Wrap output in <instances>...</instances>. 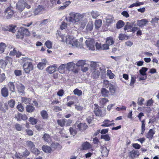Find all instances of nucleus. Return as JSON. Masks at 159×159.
Masks as SVG:
<instances>
[{"mask_svg": "<svg viewBox=\"0 0 159 159\" xmlns=\"http://www.w3.org/2000/svg\"><path fill=\"white\" fill-rule=\"evenodd\" d=\"M42 149L43 151L46 152L50 153L52 151L51 148L47 145L43 146Z\"/></svg>", "mask_w": 159, "mask_h": 159, "instance_id": "393cba45", "label": "nucleus"}, {"mask_svg": "<svg viewBox=\"0 0 159 159\" xmlns=\"http://www.w3.org/2000/svg\"><path fill=\"white\" fill-rule=\"evenodd\" d=\"M91 75L93 79L98 78L100 75V72L98 70V68L91 69Z\"/></svg>", "mask_w": 159, "mask_h": 159, "instance_id": "6e6552de", "label": "nucleus"}, {"mask_svg": "<svg viewBox=\"0 0 159 159\" xmlns=\"http://www.w3.org/2000/svg\"><path fill=\"white\" fill-rule=\"evenodd\" d=\"M91 15L93 19H96L100 16L99 12L96 11H92L90 12Z\"/></svg>", "mask_w": 159, "mask_h": 159, "instance_id": "aec40b11", "label": "nucleus"}, {"mask_svg": "<svg viewBox=\"0 0 159 159\" xmlns=\"http://www.w3.org/2000/svg\"><path fill=\"white\" fill-rule=\"evenodd\" d=\"M15 102L14 100L11 99L8 101V104L10 107L13 108L15 106Z\"/></svg>", "mask_w": 159, "mask_h": 159, "instance_id": "864d4df0", "label": "nucleus"}, {"mask_svg": "<svg viewBox=\"0 0 159 159\" xmlns=\"http://www.w3.org/2000/svg\"><path fill=\"white\" fill-rule=\"evenodd\" d=\"M143 4V3L142 2H139L137 1L135 3H133V4L131 5L129 7V8H132L134 7H138Z\"/></svg>", "mask_w": 159, "mask_h": 159, "instance_id": "2f4dec72", "label": "nucleus"}, {"mask_svg": "<svg viewBox=\"0 0 159 159\" xmlns=\"http://www.w3.org/2000/svg\"><path fill=\"white\" fill-rule=\"evenodd\" d=\"M113 121V120H112L111 122ZM111 121H110L109 120H105L103 122V124L101 125L102 126H105V127H109L110 126L109 125Z\"/></svg>", "mask_w": 159, "mask_h": 159, "instance_id": "79ce46f5", "label": "nucleus"}, {"mask_svg": "<svg viewBox=\"0 0 159 159\" xmlns=\"http://www.w3.org/2000/svg\"><path fill=\"white\" fill-rule=\"evenodd\" d=\"M130 154L131 157L133 158L139 155V152L138 151L133 150L130 152Z\"/></svg>", "mask_w": 159, "mask_h": 159, "instance_id": "cd10ccee", "label": "nucleus"}, {"mask_svg": "<svg viewBox=\"0 0 159 159\" xmlns=\"http://www.w3.org/2000/svg\"><path fill=\"white\" fill-rule=\"evenodd\" d=\"M57 122L58 125L61 127H63L65 125V124L66 122V119L58 120Z\"/></svg>", "mask_w": 159, "mask_h": 159, "instance_id": "7c9ffc66", "label": "nucleus"}, {"mask_svg": "<svg viewBox=\"0 0 159 159\" xmlns=\"http://www.w3.org/2000/svg\"><path fill=\"white\" fill-rule=\"evenodd\" d=\"M101 93L102 94V96L104 97H108L109 92L108 90H107L106 89L102 88L101 89Z\"/></svg>", "mask_w": 159, "mask_h": 159, "instance_id": "b1692460", "label": "nucleus"}, {"mask_svg": "<svg viewBox=\"0 0 159 159\" xmlns=\"http://www.w3.org/2000/svg\"><path fill=\"white\" fill-rule=\"evenodd\" d=\"M45 45L48 48L50 49L52 48V43L51 41L48 40L45 42Z\"/></svg>", "mask_w": 159, "mask_h": 159, "instance_id": "603ef678", "label": "nucleus"}, {"mask_svg": "<svg viewBox=\"0 0 159 159\" xmlns=\"http://www.w3.org/2000/svg\"><path fill=\"white\" fill-rule=\"evenodd\" d=\"M141 122H142L141 134H143L145 130V120H143L141 121Z\"/></svg>", "mask_w": 159, "mask_h": 159, "instance_id": "3c124183", "label": "nucleus"}, {"mask_svg": "<svg viewBox=\"0 0 159 159\" xmlns=\"http://www.w3.org/2000/svg\"><path fill=\"white\" fill-rule=\"evenodd\" d=\"M5 13L6 18L7 19H10L13 16L14 14V11L12 10V7H8L5 10Z\"/></svg>", "mask_w": 159, "mask_h": 159, "instance_id": "0eeeda50", "label": "nucleus"}, {"mask_svg": "<svg viewBox=\"0 0 159 159\" xmlns=\"http://www.w3.org/2000/svg\"><path fill=\"white\" fill-rule=\"evenodd\" d=\"M87 22V20L85 19L84 21H82L81 20L79 22V23L80 24V27L82 29H84L86 25Z\"/></svg>", "mask_w": 159, "mask_h": 159, "instance_id": "13d9d810", "label": "nucleus"}, {"mask_svg": "<svg viewBox=\"0 0 159 159\" xmlns=\"http://www.w3.org/2000/svg\"><path fill=\"white\" fill-rule=\"evenodd\" d=\"M108 100L105 98H102L100 99V103L102 106H103Z\"/></svg>", "mask_w": 159, "mask_h": 159, "instance_id": "6e6d98bb", "label": "nucleus"}, {"mask_svg": "<svg viewBox=\"0 0 159 159\" xmlns=\"http://www.w3.org/2000/svg\"><path fill=\"white\" fill-rule=\"evenodd\" d=\"M40 114L43 119H46L48 118V114L46 111H42L41 112Z\"/></svg>", "mask_w": 159, "mask_h": 159, "instance_id": "37998d69", "label": "nucleus"}, {"mask_svg": "<svg viewBox=\"0 0 159 159\" xmlns=\"http://www.w3.org/2000/svg\"><path fill=\"white\" fill-rule=\"evenodd\" d=\"M6 47V44L3 43H0V53H3Z\"/></svg>", "mask_w": 159, "mask_h": 159, "instance_id": "c03bdc74", "label": "nucleus"}, {"mask_svg": "<svg viewBox=\"0 0 159 159\" xmlns=\"http://www.w3.org/2000/svg\"><path fill=\"white\" fill-rule=\"evenodd\" d=\"M77 66H82L86 65L85 61L83 60H81L78 61L76 64Z\"/></svg>", "mask_w": 159, "mask_h": 159, "instance_id": "e433bc0d", "label": "nucleus"}, {"mask_svg": "<svg viewBox=\"0 0 159 159\" xmlns=\"http://www.w3.org/2000/svg\"><path fill=\"white\" fill-rule=\"evenodd\" d=\"M101 138L104 139L106 141H109L110 139V137L108 134L101 135Z\"/></svg>", "mask_w": 159, "mask_h": 159, "instance_id": "bf43d9fd", "label": "nucleus"}, {"mask_svg": "<svg viewBox=\"0 0 159 159\" xmlns=\"http://www.w3.org/2000/svg\"><path fill=\"white\" fill-rule=\"evenodd\" d=\"M16 25H10L7 27L6 30L14 33L16 30Z\"/></svg>", "mask_w": 159, "mask_h": 159, "instance_id": "2eb2a0df", "label": "nucleus"}, {"mask_svg": "<svg viewBox=\"0 0 159 159\" xmlns=\"http://www.w3.org/2000/svg\"><path fill=\"white\" fill-rule=\"evenodd\" d=\"M77 128L80 130L84 131L88 127V126L85 123H81L77 125Z\"/></svg>", "mask_w": 159, "mask_h": 159, "instance_id": "f3484780", "label": "nucleus"}, {"mask_svg": "<svg viewBox=\"0 0 159 159\" xmlns=\"http://www.w3.org/2000/svg\"><path fill=\"white\" fill-rule=\"evenodd\" d=\"M119 39L120 40H122L125 39H128V37L126 36L125 35L120 34H119Z\"/></svg>", "mask_w": 159, "mask_h": 159, "instance_id": "5fc2aeb1", "label": "nucleus"}, {"mask_svg": "<svg viewBox=\"0 0 159 159\" xmlns=\"http://www.w3.org/2000/svg\"><path fill=\"white\" fill-rule=\"evenodd\" d=\"M29 121L32 125H35L38 122V120L37 119L32 117L30 118Z\"/></svg>", "mask_w": 159, "mask_h": 159, "instance_id": "09e8293b", "label": "nucleus"}, {"mask_svg": "<svg viewBox=\"0 0 159 159\" xmlns=\"http://www.w3.org/2000/svg\"><path fill=\"white\" fill-rule=\"evenodd\" d=\"M113 18L111 16H108L106 18V22L108 25L111 23L113 21Z\"/></svg>", "mask_w": 159, "mask_h": 159, "instance_id": "c9c22d12", "label": "nucleus"}, {"mask_svg": "<svg viewBox=\"0 0 159 159\" xmlns=\"http://www.w3.org/2000/svg\"><path fill=\"white\" fill-rule=\"evenodd\" d=\"M66 67L65 64L61 65L58 68V70L61 73H63L64 72V70Z\"/></svg>", "mask_w": 159, "mask_h": 159, "instance_id": "72a5a7b5", "label": "nucleus"}, {"mask_svg": "<svg viewBox=\"0 0 159 159\" xmlns=\"http://www.w3.org/2000/svg\"><path fill=\"white\" fill-rule=\"evenodd\" d=\"M81 146L83 150H88L91 148L92 147L91 144L87 141L83 143Z\"/></svg>", "mask_w": 159, "mask_h": 159, "instance_id": "f8f14e48", "label": "nucleus"}, {"mask_svg": "<svg viewBox=\"0 0 159 159\" xmlns=\"http://www.w3.org/2000/svg\"><path fill=\"white\" fill-rule=\"evenodd\" d=\"M85 44L89 49L94 50L95 49V43L94 40L91 38L88 39L85 41Z\"/></svg>", "mask_w": 159, "mask_h": 159, "instance_id": "39448f33", "label": "nucleus"}, {"mask_svg": "<svg viewBox=\"0 0 159 159\" xmlns=\"http://www.w3.org/2000/svg\"><path fill=\"white\" fill-rule=\"evenodd\" d=\"M57 67V66L56 64L52 65H51L48 67L46 69V70L49 74H52L56 70V69Z\"/></svg>", "mask_w": 159, "mask_h": 159, "instance_id": "1a4fd4ad", "label": "nucleus"}, {"mask_svg": "<svg viewBox=\"0 0 159 159\" xmlns=\"http://www.w3.org/2000/svg\"><path fill=\"white\" fill-rule=\"evenodd\" d=\"M102 24V21L101 20H96L95 22V28L98 29L101 26Z\"/></svg>", "mask_w": 159, "mask_h": 159, "instance_id": "c756f323", "label": "nucleus"}, {"mask_svg": "<svg viewBox=\"0 0 159 159\" xmlns=\"http://www.w3.org/2000/svg\"><path fill=\"white\" fill-rule=\"evenodd\" d=\"M109 90L112 94H114L115 93V89L113 86L112 85L109 86Z\"/></svg>", "mask_w": 159, "mask_h": 159, "instance_id": "338daca9", "label": "nucleus"}, {"mask_svg": "<svg viewBox=\"0 0 159 159\" xmlns=\"http://www.w3.org/2000/svg\"><path fill=\"white\" fill-rule=\"evenodd\" d=\"M16 129L18 131H21L22 129V127L21 125L17 123L15 125Z\"/></svg>", "mask_w": 159, "mask_h": 159, "instance_id": "0e129e2a", "label": "nucleus"}, {"mask_svg": "<svg viewBox=\"0 0 159 159\" xmlns=\"http://www.w3.org/2000/svg\"><path fill=\"white\" fill-rule=\"evenodd\" d=\"M148 21L146 19H142L141 20H139L137 21V25L139 27H142L143 26L146 25L148 23Z\"/></svg>", "mask_w": 159, "mask_h": 159, "instance_id": "4468645a", "label": "nucleus"}, {"mask_svg": "<svg viewBox=\"0 0 159 159\" xmlns=\"http://www.w3.org/2000/svg\"><path fill=\"white\" fill-rule=\"evenodd\" d=\"M22 102L25 104H30L31 102V99L30 98L23 97L21 98Z\"/></svg>", "mask_w": 159, "mask_h": 159, "instance_id": "58836bf2", "label": "nucleus"}, {"mask_svg": "<svg viewBox=\"0 0 159 159\" xmlns=\"http://www.w3.org/2000/svg\"><path fill=\"white\" fill-rule=\"evenodd\" d=\"M8 86L10 90L12 92H14L15 91V86L13 82H10L8 84Z\"/></svg>", "mask_w": 159, "mask_h": 159, "instance_id": "5701e85b", "label": "nucleus"}, {"mask_svg": "<svg viewBox=\"0 0 159 159\" xmlns=\"http://www.w3.org/2000/svg\"><path fill=\"white\" fill-rule=\"evenodd\" d=\"M93 24L92 21H90L88 24L86 29L88 31H90L92 30L93 28Z\"/></svg>", "mask_w": 159, "mask_h": 159, "instance_id": "bb28decb", "label": "nucleus"}, {"mask_svg": "<svg viewBox=\"0 0 159 159\" xmlns=\"http://www.w3.org/2000/svg\"><path fill=\"white\" fill-rule=\"evenodd\" d=\"M103 83L104 86L106 88H108L111 85L110 82L107 80L104 81Z\"/></svg>", "mask_w": 159, "mask_h": 159, "instance_id": "69168bd1", "label": "nucleus"}, {"mask_svg": "<svg viewBox=\"0 0 159 159\" xmlns=\"http://www.w3.org/2000/svg\"><path fill=\"white\" fill-rule=\"evenodd\" d=\"M132 27V25L130 23L127 22L126 23L124 29L125 31L127 30V32L131 31Z\"/></svg>", "mask_w": 159, "mask_h": 159, "instance_id": "4be33fe9", "label": "nucleus"}, {"mask_svg": "<svg viewBox=\"0 0 159 159\" xmlns=\"http://www.w3.org/2000/svg\"><path fill=\"white\" fill-rule=\"evenodd\" d=\"M57 38L59 39L60 38L61 39V40L62 42L65 43L70 46H71L73 47L80 48H82L83 47V45L82 42L83 39L81 38L80 39V42H79L77 39L74 38L73 36L70 35H68L65 37L64 35H61L60 33H57Z\"/></svg>", "mask_w": 159, "mask_h": 159, "instance_id": "f257e3e1", "label": "nucleus"}, {"mask_svg": "<svg viewBox=\"0 0 159 159\" xmlns=\"http://www.w3.org/2000/svg\"><path fill=\"white\" fill-rule=\"evenodd\" d=\"M1 94L2 96L6 97L8 95V90L6 87L3 88L1 90Z\"/></svg>", "mask_w": 159, "mask_h": 159, "instance_id": "6ab92c4d", "label": "nucleus"}, {"mask_svg": "<svg viewBox=\"0 0 159 159\" xmlns=\"http://www.w3.org/2000/svg\"><path fill=\"white\" fill-rule=\"evenodd\" d=\"M72 122V120L71 119L66 120V122L65 124V125L66 126H69L71 125Z\"/></svg>", "mask_w": 159, "mask_h": 159, "instance_id": "774afa93", "label": "nucleus"}, {"mask_svg": "<svg viewBox=\"0 0 159 159\" xmlns=\"http://www.w3.org/2000/svg\"><path fill=\"white\" fill-rule=\"evenodd\" d=\"M43 138L45 141L48 143H49L51 141V138L50 135L47 134H44Z\"/></svg>", "mask_w": 159, "mask_h": 159, "instance_id": "c85d7f7f", "label": "nucleus"}, {"mask_svg": "<svg viewBox=\"0 0 159 159\" xmlns=\"http://www.w3.org/2000/svg\"><path fill=\"white\" fill-rule=\"evenodd\" d=\"M98 67L97 68H98V70H99L101 73L105 72V69L104 66L102 65V64L100 63L98 65Z\"/></svg>", "mask_w": 159, "mask_h": 159, "instance_id": "a19ab883", "label": "nucleus"}, {"mask_svg": "<svg viewBox=\"0 0 159 159\" xmlns=\"http://www.w3.org/2000/svg\"><path fill=\"white\" fill-rule=\"evenodd\" d=\"M47 62L46 59H43L41 60V61L39 62L37 65L38 68L40 70H42L46 66Z\"/></svg>", "mask_w": 159, "mask_h": 159, "instance_id": "9b49d317", "label": "nucleus"}, {"mask_svg": "<svg viewBox=\"0 0 159 159\" xmlns=\"http://www.w3.org/2000/svg\"><path fill=\"white\" fill-rule=\"evenodd\" d=\"M5 60H1L0 61V68L5 69L8 64V61L10 64L12 61V59L10 57L7 56L6 57Z\"/></svg>", "mask_w": 159, "mask_h": 159, "instance_id": "423d86ee", "label": "nucleus"}, {"mask_svg": "<svg viewBox=\"0 0 159 159\" xmlns=\"http://www.w3.org/2000/svg\"><path fill=\"white\" fill-rule=\"evenodd\" d=\"M107 75L110 79H113L114 76V75L111 73V70H107Z\"/></svg>", "mask_w": 159, "mask_h": 159, "instance_id": "4d7b16f0", "label": "nucleus"}, {"mask_svg": "<svg viewBox=\"0 0 159 159\" xmlns=\"http://www.w3.org/2000/svg\"><path fill=\"white\" fill-rule=\"evenodd\" d=\"M75 66V64L72 62H69L66 64V69L68 70H72Z\"/></svg>", "mask_w": 159, "mask_h": 159, "instance_id": "f704fd0d", "label": "nucleus"}, {"mask_svg": "<svg viewBox=\"0 0 159 159\" xmlns=\"http://www.w3.org/2000/svg\"><path fill=\"white\" fill-rule=\"evenodd\" d=\"M26 144L28 147L30 148L31 150L35 147V145L33 143L30 141H27L26 142Z\"/></svg>", "mask_w": 159, "mask_h": 159, "instance_id": "a18cd8bd", "label": "nucleus"}, {"mask_svg": "<svg viewBox=\"0 0 159 159\" xmlns=\"http://www.w3.org/2000/svg\"><path fill=\"white\" fill-rule=\"evenodd\" d=\"M44 9L43 6L39 5L37 8L35 9L34 13L35 15H37L41 13L44 10Z\"/></svg>", "mask_w": 159, "mask_h": 159, "instance_id": "dca6fc26", "label": "nucleus"}, {"mask_svg": "<svg viewBox=\"0 0 159 159\" xmlns=\"http://www.w3.org/2000/svg\"><path fill=\"white\" fill-rule=\"evenodd\" d=\"M75 108L77 111H81L83 109V107L79 105H75Z\"/></svg>", "mask_w": 159, "mask_h": 159, "instance_id": "e2e57ef3", "label": "nucleus"}, {"mask_svg": "<svg viewBox=\"0 0 159 159\" xmlns=\"http://www.w3.org/2000/svg\"><path fill=\"white\" fill-rule=\"evenodd\" d=\"M8 48L11 49L13 48L12 51H10L9 53V55L11 56H14L16 54V51L15 50V48H13V46L11 45H9L8 46Z\"/></svg>", "mask_w": 159, "mask_h": 159, "instance_id": "ea45409f", "label": "nucleus"}, {"mask_svg": "<svg viewBox=\"0 0 159 159\" xmlns=\"http://www.w3.org/2000/svg\"><path fill=\"white\" fill-rule=\"evenodd\" d=\"M16 87L19 93H24L25 87L22 84L20 83L16 84Z\"/></svg>", "mask_w": 159, "mask_h": 159, "instance_id": "ddd939ff", "label": "nucleus"}, {"mask_svg": "<svg viewBox=\"0 0 159 159\" xmlns=\"http://www.w3.org/2000/svg\"><path fill=\"white\" fill-rule=\"evenodd\" d=\"M108 150L106 147L103 146L101 148V152L102 156L107 157L108 154Z\"/></svg>", "mask_w": 159, "mask_h": 159, "instance_id": "a211bd4d", "label": "nucleus"}, {"mask_svg": "<svg viewBox=\"0 0 159 159\" xmlns=\"http://www.w3.org/2000/svg\"><path fill=\"white\" fill-rule=\"evenodd\" d=\"M94 112L97 116L103 117L104 116V114H102L100 108L97 105H95V106Z\"/></svg>", "mask_w": 159, "mask_h": 159, "instance_id": "9d476101", "label": "nucleus"}, {"mask_svg": "<svg viewBox=\"0 0 159 159\" xmlns=\"http://www.w3.org/2000/svg\"><path fill=\"white\" fill-rule=\"evenodd\" d=\"M73 93L79 96L82 95V92L81 90L76 89L73 91Z\"/></svg>", "mask_w": 159, "mask_h": 159, "instance_id": "de8ad7c7", "label": "nucleus"}, {"mask_svg": "<svg viewBox=\"0 0 159 159\" xmlns=\"http://www.w3.org/2000/svg\"><path fill=\"white\" fill-rule=\"evenodd\" d=\"M24 33L22 31L18 30L16 34V37L18 39H22L23 38Z\"/></svg>", "mask_w": 159, "mask_h": 159, "instance_id": "8fccbe9b", "label": "nucleus"}, {"mask_svg": "<svg viewBox=\"0 0 159 159\" xmlns=\"http://www.w3.org/2000/svg\"><path fill=\"white\" fill-rule=\"evenodd\" d=\"M106 43L109 45H111L114 43V41L113 38L109 37L107 38Z\"/></svg>", "mask_w": 159, "mask_h": 159, "instance_id": "a878e982", "label": "nucleus"}, {"mask_svg": "<svg viewBox=\"0 0 159 159\" xmlns=\"http://www.w3.org/2000/svg\"><path fill=\"white\" fill-rule=\"evenodd\" d=\"M155 133L152 129H151L148 132V134L146 135V136L147 138L149 139H151L152 138Z\"/></svg>", "mask_w": 159, "mask_h": 159, "instance_id": "412c9836", "label": "nucleus"}, {"mask_svg": "<svg viewBox=\"0 0 159 159\" xmlns=\"http://www.w3.org/2000/svg\"><path fill=\"white\" fill-rule=\"evenodd\" d=\"M83 17V16L80 13H72L70 14V16L66 17V20L72 23L78 24L80 20Z\"/></svg>", "mask_w": 159, "mask_h": 159, "instance_id": "7ed1b4c3", "label": "nucleus"}, {"mask_svg": "<svg viewBox=\"0 0 159 159\" xmlns=\"http://www.w3.org/2000/svg\"><path fill=\"white\" fill-rule=\"evenodd\" d=\"M125 25L124 22L122 20L119 21L116 24V27L117 29H120Z\"/></svg>", "mask_w": 159, "mask_h": 159, "instance_id": "4c0bfd02", "label": "nucleus"}, {"mask_svg": "<svg viewBox=\"0 0 159 159\" xmlns=\"http://www.w3.org/2000/svg\"><path fill=\"white\" fill-rule=\"evenodd\" d=\"M69 131L70 134L74 136L77 133V131L75 129H74L70 127L69 129Z\"/></svg>", "mask_w": 159, "mask_h": 159, "instance_id": "680f3d73", "label": "nucleus"}, {"mask_svg": "<svg viewBox=\"0 0 159 159\" xmlns=\"http://www.w3.org/2000/svg\"><path fill=\"white\" fill-rule=\"evenodd\" d=\"M24 61L25 62L23 66L24 70L25 73L29 74L34 69V66L32 64L33 60L30 58H25L24 59Z\"/></svg>", "mask_w": 159, "mask_h": 159, "instance_id": "f03ea898", "label": "nucleus"}, {"mask_svg": "<svg viewBox=\"0 0 159 159\" xmlns=\"http://www.w3.org/2000/svg\"><path fill=\"white\" fill-rule=\"evenodd\" d=\"M25 7L28 9L31 7L28 1L27 2L25 0H18L16 4V9L20 12H21Z\"/></svg>", "mask_w": 159, "mask_h": 159, "instance_id": "20e7f679", "label": "nucleus"}, {"mask_svg": "<svg viewBox=\"0 0 159 159\" xmlns=\"http://www.w3.org/2000/svg\"><path fill=\"white\" fill-rule=\"evenodd\" d=\"M34 110V107L31 105H27L26 107V111L29 112H32Z\"/></svg>", "mask_w": 159, "mask_h": 159, "instance_id": "473e14b6", "label": "nucleus"}, {"mask_svg": "<svg viewBox=\"0 0 159 159\" xmlns=\"http://www.w3.org/2000/svg\"><path fill=\"white\" fill-rule=\"evenodd\" d=\"M148 70V68L146 67H142L141 69L139 71L140 74L142 75H146V72Z\"/></svg>", "mask_w": 159, "mask_h": 159, "instance_id": "49530a36", "label": "nucleus"}, {"mask_svg": "<svg viewBox=\"0 0 159 159\" xmlns=\"http://www.w3.org/2000/svg\"><path fill=\"white\" fill-rule=\"evenodd\" d=\"M31 151L33 153L36 155H38L40 153V151L36 148H35V147H34L31 150Z\"/></svg>", "mask_w": 159, "mask_h": 159, "instance_id": "052dcab7", "label": "nucleus"}]
</instances>
